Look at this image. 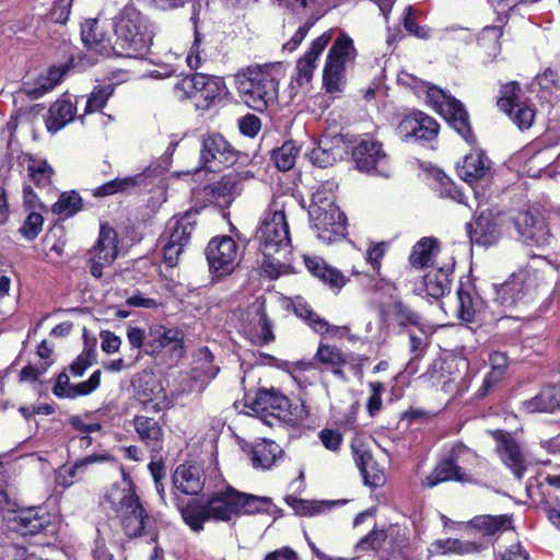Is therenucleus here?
Masks as SVG:
<instances>
[{
  "label": "nucleus",
  "mask_w": 560,
  "mask_h": 560,
  "mask_svg": "<svg viewBox=\"0 0 560 560\" xmlns=\"http://www.w3.org/2000/svg\"><path fill=\"white\" fill-rule=\"evenodd\" d=\"M116 40L114 54L142 58L150 50L154 37L153 25L135 7L126 5L115 18Z\"/></svg>",
  "instance_id": "f257e3e1"
},
{
  "label": "nucleus",
  "mask_w": 560,
  "mask_h": 560,
  "mask_svg": "<svg viewBox=\"0 0 560 560\" xmlns=\"http://www.w3.org/2000/svg\"><path fill=\"white\" fill-rule=\"evenodd\" d=\"M279 63L252 65L235 74V84L243 102L262 112L278 106V81L272 73Z\"/></svg>",
  "instance_id": "f03ea898"
},
{
  "label": "nucleus",
  "mask_w": 560,
  "mask_h": 560,
  "mask_svg": "<svg viewBox=\"0 0 560 560\" xmlns=\"http://www.w3.org/2000/svg\"><path fill=\"white\" fill-rule=\"evenodd\" d=\"M335 182L323 183L312 195L308 217L312 229L317 237L327 244L343 237L346 232V215L335 203Z\"/></svg>",
  "instance_id": "7ed1b4c3"
},
{
  "label": "nucleus",
  "mask_w": 560,
  "mask_h": 560,
  "mask_svg": "<svg viewBox=\"0 0 560 560\" xmlns=\"http://www.w3.org/2000/svg\"><path fill=\"white\" fill-rule=\"evenodd\" d=\"M253 238L260 256V276L269 280L278 279L280 277V259L277 257L280 252V205L275 195L261 212Z\"/></svg>",
  "instance_id": "20e7f679"
},
{
  "label": "nucleus",
  "mask_w": 560,
  "mask_h": 560,
  "mask_svg": "<svg viewBox=\"0 0 560 560\" xmlns=\"http://www.w3.org/2000/svg\"><path fill=\"white\" fill-rule=\"evenodd\" d=\"M174 500L184 522L197 533L203 529L205 522H229L238 516L236 490L232 487L214 492L206 500H192L186 506H180L177 497Z\"/></svg>",
  "instance_id": "39448f33"
},
{
  "label": "nucleus",
  "mask_w": 560,
  "mask_h": 560,
  "mask_svg": "<svg viewBox=\"0 0 560 560\" xmlns=\"http://www.w3.org/2000/svg\"><path fill=\"white\" fill-rule=\"evenodd\" d=\"M101 504L115 513L120 520L124 533L129 538L149 533L151 518L142 506L132 483L127 487L112 486Z\"/></svg>",
  "instance_id": "423d86ee"
},
{
  "label": "nucleus",
  "mask_w": 560,
  "mask_h": 560,
  "mask_svg": "<svg viewBox=\"0 0 560 560\" xmlns=\"http://www.w3.org/2000/svg\"><path fill=\"white\" fill-rule=\"evenodd\" d=\"M482 464L477 453L465 445H455L448 458L440 463L431 474H429L421 483L424 487L433 488L436 485L450 480L470 482L474 479V472Z\"/></svg>",
  "instance_id": "0eeeda50"
},
{
  "label": "nucleus",
  "mask_w": 560,
  "mask_h": 560,
  "mask_svg": "<svg viewBox=\"0 0 560 560\" xmlns=\"http://www.w3.org/2000/svg\"><path fill=\"white\" fill-rule=\"evenodd\" d=\"M357 58V49L352 38L341 32L328 50L324 70L323 84L326 92L339 93L346 85L347 66L353 63Z\"/></svg>",
  "instance_id": "6e6552de"
},
{
  "label": "nucleus",
  "mask_w": 560,
  "mask_h": 560,
  "mask_svg": "<svg viewBox=\"0 0 560 560\" xmlns=\"http://www.w3.org/2000/svg\"><path fill=\"white\" fill-rule=\"evenodd\" d=\"M223 88L222 78L195 72L178 80L174 84V92L178 100L194 98L198 108L208 109L220 96Z\"/></svg>",
  "instance_id": "1a4fd4ad"
},
{
  "label": "nucleus",
  "mask_w": 560,
  "mask_h": 560,
  "mask_svg": "<svg viewBox=\"0 0 560 560\" xmlns=\"http://www.w3.org/2000/svg\"><path fill=\"white\" fill-rule=\"evenodd\" d=\"M427 102L467 141L471 142L469 116L464 105L443 90L428 85Z\"/></svg>",
  "instance_id": "9d476101"
},
{
  "label": "nucleus",
  "mask_w": 560,
  "mask_h": 560,
  "mask_svg": "<svg viewBox=\"0 0 560 560\" xmlns=\"http://www.w3.org/2000/svg\"><path fill=\"white\" fill-rule=\"evenodd\" d=\"M198 214V210H189L168 226L171 232L167 242L163 245V258L168 267H175L178 264L179 256L188 245L196 228Z\"/></svg>",
  "instance_id": "9b49d317"
},
{
  "label": "nucleus",
  "mask_w": 560,
  "mask_h": 560,
  "mask_svg": "<svg viewBox=\"0 0 560 560\" xmlns=\"http://www.w3.org/2000/svg\"><path fill=\"white\" fill-rule=\"evenodd\" d=\"M118 254L117 233L107 223L101 224L96 244L89 250V269L93 277L100 279L103 269L109 267Z\"/></svg>",
  "instance_id": "f8f14e48"
},
{
  "label": "nucleus",
  "mask_w": 560,
  "mask_h": 560,
  "mask_svg": "<svg viewBox=\"0 0 560 560\" xmlns=\"http://www.w3.org/2000/svg\"><path fill=\"white\" fill-rule=\"evenodd\" d=\"M205 255L211 273L225 276L235 267L237 245L231 236H217L208 243Z\"/></svg>",
  "instance_id": "ddd939ff"
},
{
  "label": "nucleus",
  "mask_w": 560,
  "mask_h": 560,
  "mask_svg": "<svg viewBox=\"0 0 560 560\" xmlns=\"http://www.w3.org/2000/svg\"><path fill=\"white\" fill-rule=\"evenodd\" d=\"M238 158V151L220 133L202 135L199 162L205 168H211L212 162L233 165Z\"/></svg>",
  "instance_id": "4468645a"
},
{
  "label": "nucleus",
  "mask_w": 560,
  "mask_h": 560,
  "mask_svg": "<svg viewBox=\"0 0 560 560\" xmlns=\"http://www.w3.org/2000/svg\"><path fill=\"white\" fill-rule=\"evenodd\" d=\"M245 407L249 408L269 427L280 423V392L276 388H260L255 396L245 395Z\"/></svg>",
  "instance_id": "2eb2a0df"
},
{
  "label": "nucleus",
  "mask_w": 560,
  "mask_h": 560,
  "mask_svg": "<svg viewBox=\"0 0 560 560\" xmlns=\"http://www.w3.org/2000/svg\"><path fill=\"white\" fill-rule=\"evenodd\" d=\"M357 167L363 172H376L387 176L388 158L382 143L373 139L361 140L352 151Z\"/></svg>",
  "instance_id": "dca6fc26"
},
{
  "label": "nucleus",
  "mask_w": 560,
  "mask_h": 560,
  "mask_svg": "<svg viewBox=\"0 0 560 560\" xmlns=\"http://www.w3.org/2000/svg\"><path fill=\"white\" fill-rule=\"evenodd\" d=\"M493 439L497 442L495 450L501 462L517 479H522L527 469L528 462L520 444L510 433L503 431L493 432Z\"/></svg>",
  "instance_id": "f3484780"
},
{
  "label": "nucleus",
  "mask_w": 560,
  "mask_h": 560,
  "mask_svg": "<svg viewBox=\"0 0 560 560\" xmlns=\"http://www.w3.org/2000/svg\"><path fill=\"white\" fill-rule=\"evenodd\" d=\"M132 424L137 433L138 440L152 454V458L164 448L165 433L161 422L147 415H137L132 419Z\"/></svg>",
  "instance_id": "a211bd4d"
},
{
  "label": "nucleus",
  "mask_w": 560,
  "mask_h": 560,
  "mask_svg": "<svg viewBox=\"0 0 560 560\" xmlns=\"http://www.w3.org/2000/svg\"><path fill=\"white\" fill-rule=\"evenodd\" d=\"M164 348L182 357L184 353L183 335L177 328H167L162 325L152 326L148 332L147 354L155 355Z\"/></svg>",
  "instance_id": "6ab92c4d"
},
{
  "label": "nucleus",
  "mask_w": 560,
  "mask_h": 560,
  "mask_svg": "<svg viewBox=\"0 0 560 560\" xmlns=\"http://www.w3.org/2000/svg\"><path fill=\"white\" fill-rule=\"evenodd\" d=\"M241 174L231 171L224 174L218 182L210 183L203 187V194L209 201L220 207H229L236 196L242 191Z\"/></svg>",
  "instance_id": "aec40b11"
},
{
  "label": "nucleus",
  "mask_w": 560,
  "mask_h": 560,
  "mask_svg": "<svg viewBox=\"0 0 560 560\" xmlns=\"http://www.w3.org/2000/svg\"><path fill=\"white\" fill-rule=\"evenodd\" d=\"M515 226L525 243L541 246L548 243L549 229L545 220L528 211L520 212L515 217Z\"/></svg>",
  "instance_id": "412c9836"
},
{
  "label": "nucleus",
  "mask_w": 560,
  "mask_h": 560,
  "mask_svg": "<svg viewBox=\"0 0 560 560\" xmlns=\"http://www.w3.org/2000/svg\"><path fill=\"white\" fill-rule=\"evenodd\" d=\"M9 524L22 536L35 535L50 525V515L40 508H28L16 512Z\"/></svg>",
  "instance_id": "4be33fe9"
},
{
  "label": "nucleus",
  "mask_w": 560,
  "mask_h": 560,
  "mask_svg": "<svg viewBox=\"0 0 560 560\" xmlns=\"http://www.w3.org/2000/svg\"><path fill=\"white\" fill-rule=\"evenodd\" d=\"M307 271L330 290L339 292L348 282V278L337 268L328 265L319 256H303Z\"/></svg>",
  "instance_id": "5701e85b"
},
{
  "label": "nucleus",
  "mask_w": 560,
  "mask_h": 560,
  "mask_svg": "<svg viewBox=\"0 0 560 560\" xmlns=\"http://www.w3.org/2000/svg\"><path fill=\"white\" fill-rule=\"evenodd\" d=\"M439 124L435 119L424 113H417L413 116L406 117L398 126L401 137L416 138L419 140H431L438 136Z\"/></svg>",
  "instance_id": "b1692460"
},
{
  "label": "nucleus",
  "mask_w": 560,
  "mask_h": 560,
  "mask_svg": "<svg viewBox=\"0 0 560 560\" xmlns=\"http://www.w3.org/2000/svg\"><path fill=\"white\" fill-rule=\"evenodd\" d=\"M454 261L443 267L432 268L425 273L421 285L417 288L420 295L431 296L435 300L450 291V275L453 272Z\"/></svg>",
  "instance_id": "393cba45"
},
{
  "label": "nucleus",
  "mask_w": 560,
  "mask_h": 560,
  "mask_svg": "<svg viewBox=\"0 0 560 560\" xmlns=\"http://www.w3.org/2000/svg\"><path fill=\"white\" fill-rule=\"evenodd\" d=\"M334 36V30H327L320 36L315 38L310 46L308 51L299 59L296 65L298 70V81L300 84L303 82H308L313 75L314 70L316 69V61L319 56L327 47L329 42Z\"/></svg>",
  "instance_id": "a878e982"
},
{
  "label": "nucleus",
  "mask_w": 560,
  "mask_h": 560,
  "mask_svg": "<svg viewBox=\"0 0 560 560\" xmlns=\"http://www.w3.org/2000/svg\"><path fill=\"white\" fill-rule=\"evenodd\" d=\"M290 304L293 307V312L299 317L304 319L314 331L320 335H329L334 338H341L349 331L347 326H330L324 318L315 314L302 299H296Z\"/></svg>",
  "instance_id": "bb28decb"
},
{
  "label": "nucleus",
  "mask_w": 560,
  "mask_h": 560,
  "mask_svg": "<svg viewBox=\"0 0 560 560\" xmlns=\"http://www.w3.org/2000/svg\"><path fill=\"white\" fill-rule=\"evenodd\" d=\"M345 153V143L340 136L320 138L318 145L311 151L310 159L314 165L327 167L341 159Z\"/></svg>",
  "instance_id": "cd10ccee"
},
{
  "label": "nucleus",
  "mask_w": 560,
  "mask_h": 560,
  "mask_svg": "<svg viewBox=\"0 0 560 560\" xmlns=\"http://www.w3.org/2000/svg\"><path fill=\"white\" fill-rule=\"evenodd\" d=\"M135 398L147 412H160L163 409L166 396L161 384L150 377L149 380L139 381Z\"/></svg>",
  "instance_id": "c85d7f7f"
},
{
  "label": "nucleus",
  "mask_w": 560,
  "mask_h": 560,
  "mask_svg": "<svg viewBox=\"0 0 560 560\" xmlns=\"http://www.w3.org/2000/svg\"><path fill=\"white\" fill-rule=\"evenodd\" d=\"M81 39L85 48L98 55L114 52L109 37L103 32L97 19L88 20L81 26Z\"/></svg>",
  "instance_id": "c756f323"
},
{
  "label": "nucleus",
  "mask_w": 560,
  "mask_h": 560,
  "mask_svg": "<svg viewBox=\"0 0 560 560\" xmlns=\"http://www.w3.org/2000/svg\"><path fill=\"white\" fill-rule=\"evenodd\" d=\"M173 485L184 494L200 493L203 488L201 468L196 465H179L173 474Z\"/></svg>",
  "instance_id": "7c9ffc66"
},
{
  "label": "nucleus",
  "mask_w": 560,
  "mask_h": 560,
  "mask_svg": "<svg viewBox=\"0 0 560 560\" xmlns=\"http://www.w3.org/2000/svg\"><path fill=\"white\" fill-rule=\"evenodd\" d=\"M145 179L147 177L142 173L133 176L117 177L93 189L92 195L96 198L115 194L130 195L136 192L141 186H145Z\"/></svg>",
  "instance_id": "2f4dec72"
},
{
  "label": "nucleus",
  "mask_w": 560,
  "mask_h": 560,
  "mask_svg": "<svg viewBox=\"0 0 560 560\" xmlns=\"http://www.w3.org/2000/svg\"><path fill=\"white\" fill-rule=\"evenodd\" d=\"M489 172L490 161L479 151L465 155L457 168L458 176L468 184L482 179Z\"/></svg>",
  "instance_id": "473e14b6"
},
{
  "label": "nucleus",
  "mask_w": 560,
  "mask_h": 560,
  "mask_svg": "<svg viewBox=\"0 0 560 560\" xmlns=\"http://www.w3.org/2000/svg\"><path fill=\"white\" fill-rule=\"evenodd\" d=\"M467 232L471 242L485 246L493 244L499 238L498 225L490 213H482L474 223H468Z\"/></svg>",
  "instance_id": "72a5a7b5"
},
{
  "label": "nucleus",
  "mask_w": 560,
  "mask_h": 560,
  "mask_svg": "<svg viewBox=\"0 0 560 560\" xmlns=\"http://www.w3.org/2000/svg\"><path fill=\"white\" fill-rule=\"evenodd\" d=\"M528 285L523 273L513 275L508 281L501 284L497 291L499 302L506 307L516 305L526 296Z\"/></svg>",
  "instance_id": "f704fd0d"
},
{
  "label": "nucleus",
  "mask_w": 560,
  "mask_h": 560,
  "mask_svg": "<svg viewBox=\"0 0 560 560\" xmlns=\"http://www.w3.org/2000/svg\"><path fill=\"white\" fill-rule=\"evenodd\" d=\"M459 302L458 315L460 319L466 322L476 320L477 316L482 312L485 303L472 285H462L457 290Z\"/></svg>",
  "instance_id": "c9c22d12"
},
{
  "label": "nucleus",
  "mask_w": 560,
  "mask_h": 560,
  "mask_svg": "<svg viewBox=\"0 0 560 560\" xmlns=\"http://www.w3.org/2000/svg\"><path fill=\"white\" fill-rule=\"evenodd\" d=\"M354 460L363 477L364 483L378 487L383 482V474L377 468L371 453L361 446L352 445Z\"/></svg>",
  "instance_id": "e433bc0d"
},
{
  "label": "nucleus",
  "mask_w": 560,
  "mask_h": 560,
  "mask_svg": "<svg viewBox=\"0 0 560 560\" xmlns=\"http://www.w3.org/2000/svg\"><path fill=\"white\" fill-rule=\"evenodd\" d=\"M528 412H553L560 408V388L548 386L540 390L534 398L524 402Z\"/></svg>",
  "instance_id": "4c0bfd02"
},
{
  "label": "nucleus",
  "mask_w": 560,
  "mask_h": 560,
  "mask_svg": "<svg viewBox=\"0 0 560 560\" xmlns=\"http://www.w3.org/2000/svg\"><path fill=\"white\" fill-rule=\"evenodd\" d=\"M213 353L207 347L199 349L195 366L191 370L192 378L202 382L205 385L215 378L220 368L213 364Z\"/></svg>",
  "instance_id": "58836bf2"
},
{
  "label": "nucleus",
  "mask_w": 560,
  "mask_h": 560,
  "mask_svg": "<svg viewBox=\"0 0 560 560\" xmlns=\"http://www.w3.org/2000/svg\"><path fill=\"white\" fill-rule=\"evenodd\" d=\"M440 252L439 242L433 237H423L412 248L409 261L413 267H427L434 262Z\"/></svg>",
  "instance_id": "ea45409f"
},
{
  "label": "nucleus",
  "mask_w": 560,
  "mask_h": 560,
  "mask_svg": "<svg viewBox=\"0 0 560 560\" xmlns=\"http://www.w3.org/2000/svg\"><path fill=\"white\" fill-rule=\"evenodd\" d=\"M482 546L472 541H460L458 539L436 540L431 545L430 552L436 555L455 553L459 556L478 552Z\"/></svg>",
  "instance_id": "a19ab883"
},
{
  "label": "nucleus",
  "mask_w": 560,
  "mask_h": 560,
  "mask_svg": "<svg viewBox=\"0 0 560 560\" xmlns=\"http://www.w3.org/2000/svg\"><path fill=\"white\" fill-rule=\"evenodd\" d=\"M236 504L237 513L240 514H255V513H269L272 508L271 499L268 497H258L236 490Z\"/></svg>",
  "instance_id": "79ce46f5"
},
{
  "label": "nucleus",
  "mask_w": 560,
  "mask_h": 560,
  "mask_svg": "<svg viewBox=\"0 0 560 560\" xmlns=\"http://www.w3.org/2000/svg\"><path fill=\"white\" fill-rule=\"evenodd\" d=\"M46 126L49 131L56 132L73 119L74 107L71 102L61 101L52 104L48 110Z\"/></svg>",
  "instance_id": "37998d69"
},
{
  "label": "nucleus",
  "mask_w": 560,
  "mask_h": 560,
  "mask_svg": "<svg viewBox=\"0 0 560 560\" xmlns=\"http://www.w3.org/2000/svg\"><path fill=\"white\" fill-rule=\"evenodd\" d=\"M278 445L276 442L262 439L252 450V463L255 468L269 469L277 459Z\"/></svg>",
  "instance_id": "c03bdc74"
},
{
  "label": "nucleus",
  "mask_w": 560,
  "mask_h": 560,
  "mask_svg": "<svg viewBox=\"0 0 560 560\" xmlns=\"http://www.w3.org/2000/svg\"><path fill=\"white\" fill-rule=\"evenodd\" d=\"M471 524L483 536H491L499 532L508 530L512 527V521L508 515H482L477 516L471 521Z\"/></svg>",
  "instance_id": "a18cd8bd"
},
{
  "label": "nucleus",
  "mask_w": 560,
  "mask_h": 560,
  "mask_svg": "<svg viewBox=\"0 0 560 560\" xmlns=\"http://www.w3.org/2000/svg\"><path fill=\"white\" fill-rule=\"evenodd\" d=\"M113 93V84L97 85L92 90L86 100H84V96L78 98L77 104H79L80 101H84V114H92L102 110Z\"/></svg>",
  "instance_id": "49530a36"
},
{
  "label": "nucleus",
  "mask_w": 560,
  "mask_h": 560,
  "mask_svg": "<svg viewBox=\"0 0 560 560\" xmlns=\"http://www.w3.org/2000/svg\"><path fill=\"white\" fill-rule=\"evenodd\" d=\"M82 209V198L74 191L62 192L52 205V212L63 218H70Z\"/></svg>",
  "instance_id": "de8ad7c7"
},
{
  "label": "nucleus",
  "mask_w": 560,
  "mask_h": 560,
  "mask_svg": "<svg viewBox=\"0 0 560 560\" xmlns=\"http://www.w3.org/2000/svg\"><path fill=\"white\" fill-rule=\"evenodd\" d=\"M71 62L72 60L60 66L50 67L47 72V77L44 79L45 82L42 83L39 88L27 91V94L33 98H38L49 90L54 89L70 70Z\"/></svg>",
  "instance_id": "09e8293b"
},
{
  "label": "nucleus",
  "mask_w": 560,
  "mask_h": 560,
  "mask_svg": "<svg viewBox=\"0 0 560 560\" xmlns=\"http://www.w3.org/2000/svg\"><path fill=\"white\" fill-rule=\"evenodd\" d=\"M257 322L250 330L252 341L254 343H268L275 340L272 332V323L268 318L265 307L260 305L257 310Z\"/></svg>",
  "instance_id": "8fccbe9b"
},
{
  "label": "nucleus",
  "mask_w": 560,
  "mask_h": 560,
  "mask_svg": "<svg viewBox=\"0 0 560 560\" xmlns=\"http://www.w3.org/2000/svg\"><path fill=\"white\" fill-rule=\"evenodd\" d=\"M27 172L31 182L37 187H47L51 183V176L54 174L52 167L47 161H35L27 165Z\"/></svg>",
  "instance_id": "3c124183"
},
{
  "label": "nucleus",
  "mask_w": 560,
  "mask_h": 560,
  "mask_svg": "<svg viewBox=\"0 0 560 560\" xmlns=\"http://www.w3.org/2000/svg\"><path fill=\"white\" fill-rule=\"evenodd\" d=\"M520 86L516 82H510L501 88V97L498 101L499 108L512 116L514 105L518 102Z\"/></svg>",
  "instance_id": "603ef678"
},
{
  "label": "nucleus",
  "mask_w": 560,
  "mask_h": 560,
  "mask_svg": "<svg viewBox=\"0 0 560 560\" xmlns=\"http://www.w3.org/2000/svg\"><path fill=\"white\" fill-rule=\"evenodd\" d=\"M190 20L194 23V35H195V38H194V43H192V45L190 47V51L187 55L186 60H187V65L189 66V68L196 70L201 65V49H200V45H201L203 36L199 32V30H198V14L194 13Z\"/></svg>",
  "instance_id": "864d4df0"
},
{
  "label": "nucleus",
  "mask_w": 560,
  "mask_h": 560,
  "mask_svg": "<svg viewBox=\"0 0 560 560\" xmlns=\"http://www.w3.org/2000/svg\"><path fill=\"white\" fill-rule=\"evenodd\" d=\"M514 124L521 129H528L535 119V109L524 103H517L514 105L512 116H509Z\"/></svg>",
  "instance_id": "5fc2aeb1"
},
{
  "label": "nucleus",
  "mask_w": 560,
  "mask_h": 560,
  "mask_svg": "<svg viewBox=\"0 0 560 560\" xmlns=\"http://www.w3.org/2000/svg\"><path fill=\"white\" fill-rule=\"evenodd\" d=\"M315 358L323 364L340 366L346 360L340 349L337 347L320 343L318 346Z\"/></svg>",
  "instance_id": "6e6d98bb"
},
{
  "label": "nucleus",
  "mask_w": 560,
  "mask_h": 560,
  "mask_svg": "<svg viewBox=\"0 0 560 560\" xmlns=\"http://www.w3.org/2000/svg\"><path fill=\"white\" fill-rule=\"evenodd\" d=\"M101 385V371H94L88 381L81 382L79 384H73L70 387V395H68L69 399H74L79 396H86L96 390Z\"/></svg>",
  "instance_id": "4d7b16f0"
},
{
  "label": "nucleus",
  "mask_w": 560,
  "mask_h": 560,
  "mask_svg": "<svg viewBox=\"0 0 560 560\" xmlns=\"http://www.w3.org/2000/svg\"><path fill=\"white\" fill-rule=\"evenodd\" d=\"M370 396L368 398V412L370 416H374L382 409V395L385 393L386 387L381 382L369 383Z\"/></svg>",
  "instance_id": "13d9d810"
},
{
  "label": "nucleus",
  "mask_w": 560,
  "mask_h": 560,
  "mask_svg": "<svg viewBox=\"0 0 560 560\" xmlns=\"http://www.w3.org/2000/svg\"><path fill=\"white\" fill-rule=\"evenodd\" d=\"M43 222H44V219H43L42 214H39L37 212H31L26 217L24 224L20 229V232L22 233V235L25 238L32 241L42 231Z\"/></svg>",
  "instance_id": "bf43d9fd"
},
{
  "label": "nucleus",
  "mask_w": 560,
  "mask_h": 560,
  "mask_svg": "<svg viewBox=\"0 0 560 560\" xmlns=\"http://www.w3.org/2000/svg\"><path fill=\"white\" fill-rule=\"evenodd\" d=\"M95 359V352L93 349L82 351L77 359L70 365V372L73 376H82L84 372L90 368Z\"/></svg>",
  "instance_id": "052dcab7"
},
{
  "label": "nucleus",
  "mask_w": 560,
  "mask_h": 560,
  "mask_svg": "<svg viewBox=\"0 0 560 560\" xmlns=\"http://www.w3.org/2000/svg\"><path fill=\"white\" fill-rule=\"evenodd\" d=\"M285 502L292 506L296 514L312 516L320 512V505L316 502L296 499L292 495L285 498Z\"/></svg>",
  "instance_id": "680f3d73"
},
{
  "label": "nucleus",
  "mask_w": 560,
  "mask_h": 560,
  "mask_svg": "<svg viewBox=\"0 0 560 560\" xmlns=\"http://www.w3.org/2000/svg\"><path fill=\"white\" fill-rule=\"evenodd\" d=\"M260 128V119L254 114H247L238 119V129L243 136L254 138Z\"/></svg>",
  "instance_id": "e2e57ef3"
},
{
  "label": "nucleus",
  "mask_w": 560,
  "mask_h": 560,
  "mask_svg": "<svg viewBox=\"0 0 560 560\" xmlns=\"http://www.w3.org/2000/svg\"><path fill=\"white\" fill-rule=\"evenodd\" d=\"M319 439L327 450L336 452L341 445L342 434L337 430L323 429L319 432Z\"/></svg>",
  "instance_id": "0e129e2a"
},
{
  "label": "nucleus",
  "mask_w": 560,
  "mask_h": 560,
  "mask_svg": "<svg viewBox=\"0 0 560 560\" xmlns=\"http://www.w3.org/2000/svg\"><path fill=\"white\" fill-rule=\"evenodd\" d=\"M415 10L412 7H407L405 11V18H404V26L405 28L416 35L420 38H428L430 35V31L424 27H420L417 25L415 19H413Z\"/></svg>",
  "instance_id": "69168bd1"
},
{
  "label": "nucleus",
  "mask_w": 560,
  "mask_h": 560,
  "mask_svg": "<svg viewBox=\"0 0 560 560\" xmlns=\"http://www.w3.org/2000/svg\"><path fill=\"white\" fill-rule=\"evenodd\" d=\"M72 0H57L50 11V19L56 23H66L70 15Z\"/></svg>",
  "instance_id": "338daca9"
},
{
  "label": "nucleus",
  "mask_w": 560,
  "mask_h": 560,
  "mask_svg": "<svg viewBox=\"0 0 560 560\" xmlns=\"http://www.w3.org/2000/svg\"><path fill=\"white\" fill-rule=\"evenodd\" d=\"M299 152L300 148L292 141L282 144V172L293 167Z\"/></svg>",
  "instance_id": "774afa93"
}]
</instances>
